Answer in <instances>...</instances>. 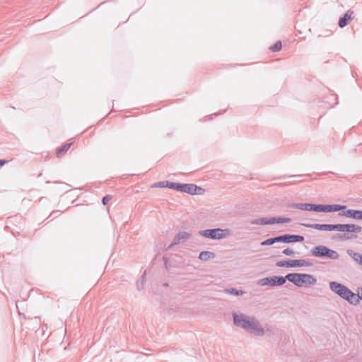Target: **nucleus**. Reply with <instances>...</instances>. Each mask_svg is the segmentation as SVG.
<instances>
[{
    "instance_id": "obj_25",
    "label": "nucleus",
    "mask_w": 362,
    "mask_h": 362,
    "mask_svg": "<svg viewBox=\"0 0 362 362\" xmlns=\"http://www.w3.org/2000/svg\"><path fill=\"white\" fill-rule=\"evenodd\" d=\"M282 44L280 40L276 41L273 45L269 47V49L274 52H279L281 49Z\"/></svg>"
},
{
    "instance_id": "obj_27",
    "label": "nucleus",
    "mask_w": 362,
    "mask_h": 362,
    "mask_svg": "<svg viewBox=\"0 0 362 362\" xmlns=\"http://www.w3.org/2000/svg\"><path fill=\"white\" fill-rule=\"evenodd\" d=\"M172 182H170V181H161V182H156L154 183L151 187H160V188H163V187H168L167 185L168 183H171Z\"/></svg>"
},
{
    "instance_id": "obj_1",
    "label": "nucleus",
    "mask_w": 362,
    "mask_h": 362,
    "mask_svg": "<svg viewBox=\"0 0 362 362\" xmlns=\"http://www.w3.org/2000/svg\"><path fill=\"white\" fill-rule=\"evenodd\" d=\"M232 316L233 324L236 327H240L248 333L257 337L264 334V329L256 317H249L238 312L233 313Z\"/></svg>"
},
{
    "instance_id": "obj_6",
    "label": "nucleus",
    "mask_w": 362,
    "mask_h": 362,
    "mask_svg": "<svg viewBox=\"0 0 362 362\" xmlns=\"http://www.w3.org/2000/svg\"><path fill=\"white\" fill-rule=\"evenodd\" d=\"M199 234L204 238L211 240H221L230 235V230L228 228L222 229L220 228L206 229L199 231Z\"/></svg>"
},
{
    "instance_id": "obj_19",
    "label": "nucleus",
    "mask_w": 362,
    "mask_h": 362,
    "mask_svg": "<svg viewBox=\"0 0 362 362\" xmlns=\"http://www.w3.org/2000/svg\"><path fill=\"white\" fill-rule=\"evenodd\" d=\"M291 219L287 217H271L270 218V225L275 223H286L291 222Z\"/></svg>"
},
{
    "instance_id": "obj_2",
    "label": "nucleus",
    "mask_w": 362,
    "mask_h": 362,
    "mask_svg": "<svg viewBox=\"0 0 362 362\" xmlns=\"http://www.w3.org/2000/svg\"><path fill=\"white\" fill-rule=\"evenodd\" d=\"M329 288L341 298L347 300L350 304L356 305L358 303L356 294L345 285L337 281H330Z\"/></svg>"
},
{
    "instance_id": "obj_28",
    "label": "nucleus",
    "mask_w": 362,
    "mask_h": 362,
    "mask_svg": "<svg viewBox=\"0 0 362 362\" xmlns=\"http://www.w3.org/2000/svg\"><path fill=\"white\" fill-rule=\"evenodd\" d=\"M282 253L287 256H294L295 255L294 251L289 247L284 249L282 251Z\"/></svg>"
},
{
    "instance_id": "obj_8",
    "label": "nucleus",
    "mask_w": 362,
    "mask_h": 362,
    "mask_svg": "<svg viewBox=\"0 0 362 362\" xmlns=\"http://www.w3.org/2000/svg\"><path fill=\"white\" fill-rule=\"evenodd\" d=\"M276 265L279 267H300L313 266V263L308 259H299L279 261Z\"/></svg>"
},
{
    "instance_id": "obj_29",
    "label": "nucleus",
    "mask_w": 362,
    "mask_h": 362,
    "mask_svg": "<svg viewBox=\"0 0 362 362\" xmlns=\"http://www.w3.org/2000/svg\"><path fill=\"white\" fill-rule=\"evenodd\" d=\"M221 114V112H217V113H214V114H212V115H207V116L204 117L202 119H201V121L206 122V121L211 120V119H212L214 116H218V115H219Z\"/></svg>"
},
{
    "instance_id": "obj_11",
    "label": "nucleus",
    "mask_w": 362,
    "mask_h": 362,
    "mask_svg": "<svg viewBox=\"0 0 362 362\" xmlns=\"http://www.w3.org/2000/svg\"><path fill=\"white\" fill-rule=\"evenodd\" d=\"M339 213L341 216L353 218L355 220H362V210L358 209H344Z\"/></svg>"
},
{
    "instance_id": "obj_5",
    "label": "nucleus",
    "mask_w": 362,
    "mask_h": 362,
    "mask_svg": "<svg viewBox=\"0 0 362 362\" xmlns=\"http://www.w3.org/2000/svg\"><path fill=\"white\" fill-rule=\"evenodd\" d=\"M313 256L319 258H326L329 259H337L339 257L338 252L325 245H317L310 250Z\"/></svg>"
},
{
    "instance_id": "obj_34",
    "label": "nucleus",
    "mask_w": 362,
    "mask_h": 362,
    "mask_svg": "<svg viewBox=\"0 0 362 362\" xmlns=\"http://www.w3.org/2000/svg\"><path fill=\"white\" fill-rule=\"evenodd\" d=\"M168 286V283H164V284H163V286H165V287H166V286Z\"/></svg>"
},
{
    "instance_id": "obj_24",
    "label": "nucleus",
    "mask_w": 362,
    "mask_h": 362,
    "mask_svg": "<svg viewBox=\"0 0 362 362\" xmlns=\"http://www.w3.org/2000/svg\"><path fill=\"white\" fill-rule=\"evenodd\" d=\"M276 236L275 237H272V238H267L264 240H263L262 242H261V245L262 246H269V245H272L275 243H277V240H276Z\"/></svg>"
},
{
    "instance_id": "obj_30",
    "label": "nucleus",
    "mask_w": 362,
    "mask_h": 362,
    "mask_svg": "<svg viewBox=\"0 0 362 362\" xmlns=\"http://www.w3.org/2000/svg\"><path fill=\"white\" fill-rule=\"evenodd\" d=\"M112 199V196L111 195H106L105 197H103L102 199V203L103 205H106L107 204V203L109 202V201Z\"/></svg>"
},
{
    "instance_id": "obj_21",
    "label": "nucleus",
    "mask_w": 362,
    "mask_h": 362,
    "mask_svg": "<svg viewBox=\"0 0 362 362\" xmlns=\"http://www.w3.org/2000/svg\"><path fill=\"white\" fill-rule=\"evenodd\" d=\"M250 223L252 225H270V218L262 217L253 219L250 221Z\"/></svg>"
},
{
    "instance_id": "obj_33",
    "label": "nucleus",
    "mask_w": 362,
    "mask_h": 362,
    "mask_svg": "<svg viewBox=\"0 0 362 362\" xmlns=\"http://www.w3.org/2000/svg\"><path fill=\"white\" fill-rule=\"evenodd\" d=\"M163 261H164V264H165V268L167 269H168V259L166 257H163Z\"/></svg>"
},
{
    "instance_id": "obj_32",
    "label": "nucleus",
    "mask_w": 362,
    "mask_h": 362,
    "mask_svg": "<svg viewBox=\"0 0 362 362\" xmlns=\"http://www.w3.org/2000/svg\"><path fill=\"white\" fill-rule=\"evenodd\" d=\"M7 163L6 160L0 159V168Z\"/></svg>"
},
{
    "instance_id": "obj_15",
    "label": "nucleus",
    "mask_w": 362,
    "mask_h": 362,
    "mask_svg": "<svg viewBox=\"0 0 362 362\" xmlns=\"http://www.w3.org/2000/svg\"><path fill=\"white\" fill-rule=\"evenodd\" d=\"M353 14L354 11L349 10L344 14L343 16L340 17L338 23L339 28H343L347 25L349 21L351 19Z\"/></svg>"
},
{
    "instance_id": "obj_20",
    "label": "nucleus",
    "mask_w": 362,
    "mask_h": 362,
    "mask_svg": "<svg viewBox=\"0 0 362 362\" xmlns=\"http://www.w3.org/2000/svg\"><path fill=\"white\" fill-rule=\"evenodd\" d=\"M215 254L210 251H202L199 253V259L202 261L206 262L211 258H214Z\"/></svg>"
},
{
    "instance_id": "obj_7",
    "label": "nucleus",
    "mask_w": 362,
    "mask_h": 362,
    "mask_svg": "<svg viewBox=\"0 0 362 362\" xmlns=\"http://www.w3.org/2000/svg\"><path fill=\"white\" fill-rule=\"evenodd\" d=\"M346 205L341 204H312L311 211L318 213H332L337 211H341V210L346 209Z\"/></svg>"
},
{
    "instance_id": "obj_23",
    "label": "nucleus",
    "mask_w": 362,
    "mask_h": 362,
    "mask_svg": "<svg viewBox=\"0 0 362 362\" xmlns=\"http://www.w3.org/2000/svg\"><path fill=\"white\" fill-rule=\"evenodd\" d=\"M224 291L226 293H229L236 296H243L245 293L243 290L237 289L235 288H226Z\"/></svg>"
},
{
    "instance_id": "obj_14",
    "label": "nucleus",
    "mask_w": 362,
    "mask_h": 362,
    "mask_svg": "<svg viewBox=\"0 0 362 362\" xmlns=\"http://www.w3.org/2000/svg\"><path fill=\"white\" fill-rule=\"evenodd\" d=\"M189 237H190V234L187 232L181 231V232L178 233L173 238V240L168 248H170L173 245H177L181 243L185 242Z\"/></svg>"
},
{
    "instance_id": "obj_10",
    "label": "nucleus",
    "mask_w": 362,
    "mask_h": 362,
    "mask_svg": "<svg viewBox=\"0 0 362 362\" xmlns=\"http://www.w3.org/2000/svg\"><path fill=\"white\" fill-rule=\"evenodd\" d=\"M276 238L278 243H300L304 240V237L303 235L288 233L278 235L276 236Z\"/></svg>"
},
{
    "instance_id": "obj_12",
    "label": "nucleus",
    "mask_w": 362,
    "mask_h": 362,
    "mask_svg": "<svg viewBox=\"0 0 362 362\" xmlns=\"http://www.w3.org/2000/svg\"><path fill=\"white\" fill-rule=\"evenodd\" d=\"M301 226L322 231H334V224L301 223Z\"/></svg>"
},
{
    "instance_id": "obj_17",
    "label": "nucleus",
    "mask_w": 362,
    "mask_h": 362,
    "mask_svg": "<svg viewBox=\"0 0 362 362\" xmlns=\"http://www.w3.org/2000/svg\"><path fill=\"white\" fill-rule=\"evenodd\" d=\"M346 253L357 263L362 266V255L353 250L349 249Z\"/></svg>"
},
{
    "instance_id": "obj_31",
    "label": "nucleus",
    "mask_w": 362,
    "mask_h": 362,
    "mask_svg": "<svg viewBox=\"0 0 362 362\" xmlns=\"http://www.w3.org/2000/svg\"><path fill=\"white\" fill-rule=\"evenodd\" d=\"M357 298H358V303L359 302V300H362V288H361V292L356 295Z\"/></svg>"
},
{
    "instance_id": "obj_18",
    "label": "nucleus",
    "mask_w": 362,
    "mask_h": 362,
    "mask_svg": "<svg viewBox=\"0 0 362 362\" xmlns=\"http://www.w3.org/2000/svg\"><path fill=\"white\" fill-rule=\"evenodd\" d=\"M303 276L305 277L303 279V281L302 282V286L304 284L305 286H311L316 284L317 279L314 276L308 274H303Z\"/></svg>"
},
{
    "instance_id": "obj_4",
    "label": "nucleus",
    "mask_w": 362,
    "mask_h": 362,
    "mask_svg": "<svg viewBox=\"0 0 362 362\" xmlns=\"http://www.w3.org/2000/svg\"><path fill=\"white\" fill-rule=\"evenodd\" d=\"M168 188L187 193L191 195L202 194L204 192L203 188L195 184H184L172 182L171 183H168Z\"/></svg>"
},
{
    "instance_id": "obj_16",
    "label": "nucleus",
    "mask_w": 362,
    "mask_h": 362,
    "mask_svg": "<svg viewBox=\"0 0 362 362\" xmlns=\"http://www.w3.org/2000/svg\"><path fill=\"white\" fill-rule=\"evenodd\" d=\"M288 208L297 209L303 211H311L312 204L310 203H292L288 204Z\"/></svg>"
},
{
    "instance_id": "obj_26",
    "label": "nucleus",
    "mask_w": 362,
    "mask_h": 362,
    "mask_svg": "<svg viewBox=\"0 0 362 362\" xmlns=\"http://www.w3.org/2000/svg\"><path fill=\"white\" fill-rule=\"evenodd\" d=\"M145 276H146V271L141 276V279L138 280L136 282V286H137V289L139 291H141L144 288V282L145 281Z\"/></svg>"
},
{
    "instance_id": "obj_9",
    "label": "nucleus",
    "mask_w": 362,
    "mask_h": 362,
    "mask_svg": "<svg viewBox=\"0 0 362 362\" xmlns=\"http://www.w3.org/2000/svg\"><path fill=\"white\" fill-rule=\"evenodd\" d=\"M286 281V276H272L261 279L258 284L264 286H279L284 285Z\"/></svg>"
},
{
    "instance_id": "obj_22",
    "label": "nucleus",
    "mask_w": 362,
    "mask_h": 362,
    "mask_svg": "<svg viewBox=\"0 0 362 362\" xmlns=\"http://www.w3.org/2000/svg\"><path fill=\"white\" fill-rule=\"evenodd\" d=\"M73 142L67 143L64 144L62 147L59 148L57 151V156L58 158L63 156V155L70 148Z\"/></svg>"
},
{
    "instance_id": "obj_3",
    "label": "nucleus",
    "mask_w": 362,
    "mask_h": 362,
    "mask_svg": "<svg viewBox=\"0 0 362 362\" xmlns=\"http://www.w3.org/2000/svg\"><path fill=\"white\" fill-rule=\"evenodd\" d=\"M334 231L346 232V233H360L362 230L361 226L351 223H337L334 224ZM352 238L349 233H337L334 236V239L340 240H349Z\"/></svg>"
},
{
    "instance_id": "obj_13",
    "label": "nucleus",
    "mask_w": 362,
    "mask_h": 362,
    "mask_svg": "<svg viewBox=\"0 0 362 362\" xmlns=\"http://www.w3.org/2000/svg\"><path fill=\"white\" fill-rule=\"evenodd\" d=\"M305 276L303 273H289L286 275V281L293 283L298 287L302 286L303 279Z\"/></svg>"
}]
</instances>
